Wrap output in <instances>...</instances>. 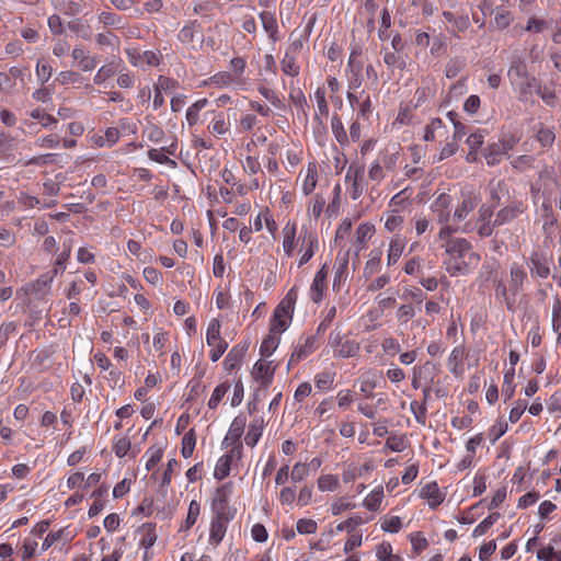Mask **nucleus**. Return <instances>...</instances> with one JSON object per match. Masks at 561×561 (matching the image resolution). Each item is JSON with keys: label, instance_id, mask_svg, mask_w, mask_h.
<instances>
[{"label": "nucleus", "instance_id": "nucleus-63", "mask_svg": "<svg viewBox=\"0 0 561 561\" xmlns=\"http://www.w3.org/2000/svg\"><path fill=\"white\" fill-rule=\"evenodd\" d=\"M325 206V198L321 195H316L308 205V216L318 219Z\"/></svg>", "mask_w": 561, "mask_h": 561}, {"label": "nucleus", "instance_id": "nucleus-45", "mask_svg": "<svg viewBox=\"0 0 561 561\" xmlns=\"http://www.w3.org/2000/svg\"><path fill=\"white\" fill-rule=\"evenodd\" d=\"M458 150V140L446 137V142L440 148L439 152L433 156V162H440L456 153Z\"/></svg>", "mask_w": 561, "mask_h": 561}, {"label": "nucleus", "instance_id": "nucleus-11", "mask_svg": "<svg viewBox=\"0 0 561 561\" xmlns=\"http://www.w3.org/2000/svg\"><path fill=\"white\" fill-rule=\"evenodd\" d=\"M493 209L491 206L481 205L477 214V229L481 237H490L496 227L495 219L492 220Z\"/></svg>", "mask_w": 561, "mask_h": 561}, {"label": "nucleus", "instance_id": "nucleus-52", "mask_svg": "<svg viewBox=\"0 0 561 561\" xmlns=\"http://www.w3.org/2000/svg\"><path fill=\"white\" fill-rule=\"evenodd\" d=\"M282 71L290 77H296L299 75V66L297 65L296 57L287 51L280 62Z\"/></svg>", "mask_w": 561, "mask_h": 561}, {"label": "nucleus", "instance_id": "nucleus-25", "mask_svg": "<svg viewBox=\"0 0 561 561\" xmlns=\"http://www.w3.org/2000/svg\"><path fill=\"white\" fill-rule=\"evenodd\" d=\"M380 377V374L376 369L370 368L362 370L358 378L360 392L367 397H370L374 389L377 387V381Z\"/></svg>", "mask_w": 561, "mask_h": 561}, {"label": "nucleus", "instance_id": "nucleus-51", "mask_svg": "<svg viewBox=\"0 0 561 561\" xmlns=\"http://www.w3.org/2000/svg\"><path fill=\"white\" fill-rule=\"evenodd\" d=\"M409 196L405 195V191H401L391 197L388 204V210H397L401 214L409 207Z\"/></svg>", "mask_w": 561, "mask_h": 561}, {"label": "nucleus", "instance_id": "nucleus-36", "mask_svg": "<svg viewBox=\"0 0 561 561\" xmlns=\"http://www.w3.org/2000/svg\"><path fill=\"white\" fill-rule=\"evenodd\" d=\"M230 129V123L222 113H219L213 117L208 125V130L214 136H222Z\"/></svg>", "mask_w": 561, "mask_h": 561}, {"label": "nucleus", "instance_id": "nucleus-15", "mask_svg": "<svg viewBox=\"0 0 561 561\" xmlns=\"http://www.w3.org/2000/svg\"><path fill=\"white\" fill-rule=\"evenodd\" d=\"M127 56L135 67H154L159 65L160 61V54L152 50H146V51H138L136 49H128Z\"/></svg>", "mask_w": 561, "mask_h": 561}, {"label": "nucleus", "instance_id": "nucleus-6", "mask_svg": "<svg viewBox=\"0 0 561 561\" xmlns=\"http://www.w3.org/2000/svg\"><path fill=\"white\" fill-rule=\"evenodd\" d=\"M345 181L348 183L347 191L352 199H358L367 188V182L364 178V171L358 167H350L345 174Z\"/></svg>", "mask_w": 561, "mask_h": 561}, {"label": "nucleus", "instance_id": "nucleus-54", "mask_svg": "<svg viewBox=\"0 0 561 561\" xmlns=\"http://www.w3.org/2000/svg\"><path fill=\"white\" fill-rule=\"evenodd\" d=\"M525 270L517 264L511 266V288L516 293L518 291L526 278Z\"/></svg>", "mask_w": 561, "mask_h": 561}, {"label": "nucleus", "instance_id": "nucleus-10", "mask_svg": "<svg viewBox=\"0 0 561 561\" xmlns=\"http://www.w3.org/2000/svg\"><path fill=\"white\" fill-rule=\"evenodd\" d=\"M275 370L276 366L272 360L259 359L252 367L251 376L261 387L267 388L273 381Z\"/></svg>", "mask_w": 561, "mask_h": 561}, {"label": "nucleus", "instance_id": "nucleus-56", "mask_svg": "<svg viewBox=\"0 0 561 561\" xmlns=\"http://www.w3.org/2000/svg\"><path fill=\"white\" fill-rule=\"evenodd\" d=\"M146 470H152L162 459L163 449L159 446H151L147 449L146 455Z\"/></svg>", "mask_w": 561, "mask_h": 561}, {"label": "nucleus", "instance_id": "nucleus-16", "mask_svg": "<svg viewBox=\"0 0 561 561\" xmlns=\"http://www.w3.org/2000/svg\"><path fill=\"white\" fill-rule=\"evenodd\" d=\"M435 365L426 362L423 365L414 366L412 369V387L414 389L427 387L434 378Z\"/></svg>", "mask_w": 561, "mask_h": 561}, {"label": "nucleus", "instance_id": "nucleus-57", "mask_svg": "<svg viewBox=\"0 0 561 561\" xmlns=\"http://www.w3.org/2000/svg\"><path fill=\"white\" fill-rule=\"evenodd\" d=\"M355 504L350 501L347 496H342L333 501L330 505V511L333 516H337L344 512L351 511Z\"/></svg>", "mask_w": 561, "mask_h": 561}, {"label": "nucleus", "instance_id": "nucleus-44", "mask_svg": "<svg viewBox=\"0 0 561 561\" xmlns=\"http://www.w3.org/2000/svg\"><path fill=\"white\" fill-rule=\"evenodd\" d=\"M263 433V421H253L248 430L244 442L248 446L253 447L257 444Z\"/></svg>", "mask_w": 561, "mask_h": 561}, {"label": "nucleus", "instance_id": "nucleus-50", "mask_svg": "<svg viewBox=\"0 0 561 561\" xmlns=\"http://www.w3.org/2000/svg\"><path fill=\"white\" fill-rule=\"evenodd\" d=\"M508 159L511 160V165L519 172L527 171L535 163V157L530 154L508 156Z\"/></svg>", "mask_w": 561, "mask_h": 561}, {"label": "nucleus", "instance_id": "nucleus-28", "mask_svg": "<svg viewBox=\"0 0 561 561\" xmlns=\"http://www.w3.org/2000/svg\"><path fill=\"white\" fill-rule=\"evenodd\" d=\"M529 268L534 275L547 278L550 275V261L545 255L535 253L530 257Z\"/></svg>", "mask_w": 561, "mask_h": 561}, {"label": "nucleus", "instance_id": "nucleus-61", "mask_svg": "<svg viewBox=\"0 0 561 561\" xmlns=\"http://www.w3.org/2000/svg\"><path fill=\"white\" fill-rule=\"evenodd\" d=\"M199 514H201L199 503L195 500H192L188 505L185 523L181 529H185V530L190 529L196 523Z\"/></svg>", "mask_w": 561, "mask_h": 561}, {"label": "nucleus", "instance_id": "nucleus-22", "mask_svg": "<svg viewBox=\"0 0 561 561\" xmlns=\"http://www.w3.org/2000/svg\"><path fill=\"white\" fill-rule=\"evenodd\" d=\"M71 56L77 62V67L82 71H92L96 67L98 60L95 56H92L89 50L81 46H76L71 51Z\"/></svg>", "mask_w": 561, "mask_h": 561}, {"label": "nucleus", "instance_id": "nucleus-3", "mask_svg": "<svg viewBox=\"0 0 561 561\" xmlns=\"http://www.w3.org/2000/svg\"><path fill=\"white\" fill-rule=\"evenodd\" d=\"M297 289L290 288L280 302L276 306L270 322V331L284 333L290 325L297 301Z\"/></svg>", "mask_w": 561, "mask_h": 561}, {"label": "nucleus", "instance_id": "nucleus-41", "mask_svg": "<svg viewBox=\"0 0 561 561\" xmlns=\"http://www.w3.org/2000/svg\"><path fill=\"white\" fill-rule=\"evenodd\" d=\"M318 489L321 492H334L340 488V479L336 474H321L317 480Z\"/></svg>", "mask_w": 561, "mask_h": 561}, {"label": "nucleus", "instance_id": "nucleus-29", "mask_svg": "<svg viewBox=\"0 0 561 561\" xmlns=\"http://www.w3.org/2000/svg\"><path fill=\"white\" fill-rule=\"evenodd\" d=\"M524 211L522 204H514L500 209L495 216L496 227L506 225L516 219Z\"/></svg>", "mask_w": 561, "mask_h": 561}, {"label": "nucleus", "instance_id": "nucleus-55", "mask_svg": "<svg viewBox=\"0 0 561 561\" xmlns=\"http://www.w3.org/2000/svg\"><path fill=\"white\" fill-rule=\"evenodd\" d=\"M335 373L321 371L314 377V385L321 391L330 390L333 386Z\"/></svg>", "mask_w": 561, "mask_h": 561}, {"label": "nucleus", "instance_id": "nucleus-23", "mask_svg": "<svg viewBox=\"0 0 561 561\" xmlns=\"http://www.w3.org/2000/svg\"><path fill=\"white\" fill-rule=\"evenodd\" d=\"M374 233L375 226L370 222H363L356 228L353 244L357 253L366 249Z\"/></svg>", "mask_w": 561, "mask_h": 561}, {"label": "nucleus", "instance_id": "nucleus-43", "mask_svg": "<svg viewBox=\"0 0 561 561\" xmlns=\"http://www.w3.org/2000/svg\"><path fill=\"white\" fill-rule=\"evenodd\" d=\"M354 57H355V54L353 53L348 60V66L351 68V77L348 78L350 90H356L362 84V79H360L362 65L358 62H355Z\"/></svg>", "mask_w": 561, "mask_h": 561}, {"label": "nucleus", "instance_id": "nucleus-46", "mask_svg": "<svg viewBox=\"0 0 561 561\" xmlns=\"http://www.w3.org/2000/svg\"><path fill=\"white\" fill-rule=\"evenodd\" d=\"M316 336H308L305 341V344L295 350L291 355L290 362H299L300 359L307 357L316 350Z\"/></svg>", "mask_w": 561, "mask_h": 561}, {"label": "nucleus", "instance_id": "nucleus-33", "mask_svg": "<svg viewBox=\"0 0 561 561\" xmlns=\"http://www.w3.org/2000/svg\"><path fill=\"white\" fill-rule=\"evenodd\" d=\"M381 221L385 224V229L388 232H394L403 226L404 216L397 210H386L381 216Z\"/></svg>", "mask_w": 561, "mask_h": 561}, {"label": "nucleus", "instance_id": "nucleus-14", "mask_svg": "<svg viewBox=\"0 0 561 561\" xmlns=\"http://www.w3.org/2000/svg\"><path fill=\"white\" fill-rule=\"evenodd\" d=\"M242 453V444H238L237 446L232 447L230 453L222 455L214 469V477L217 480H224L226 477H228L230 469H231V462L234 457L240 458Z\"/></svg>", "mask_w": 561, "mask_h": 561}, {"label": "nucleus", "instance_id": "nucleus-19", "mask_svg": "<svg viewBox=\"0 0 561 561\" xmlns=\"http://www.w3.org/2000/svg\"><path fill=\"white\" fill-rule=\"evenodd\" d=\"M467 357L466 347L459 344L453 348L448 356L447 365L453 375L460 377L463 375V359Z\"/></svg>", "mask_w": 561, "mask_h": 561}, {"label": "nucleus", "instance_id": "nucleus-62", "mask_svg": "<svg viewBox=\"0 0 561 561\" xmlns=\"http://www.w3.org/2000/svg\"><path fill=\"white\" fill-rule=\"evenodd\" d=\"M331 128L335 139L340 145L347 144L348 138L346 130L344 129L342 121L337 116L332 117Z\"/></svg>", "mask_w": 561, "mask_h": 561}, {"label": "nucleus", "instance_id": "nucleus-30", "mask_svg": "<svg viewBox=\"0 0 561 561\" xmlns=\"http://www.w3.org/2000/svg\"><path fill=\"white\" fill-rule=\"evenodd\" d=\"M447 135L446 127L440 118H433L424 128L423 139L425 141H434Z\"/></svg>", "mask_w": 561, "mask_h": 561}, {"label": "nucleus", "instance_id": "nucleus-20", "mask_svg": "<svg viewBox=\"0 0 561 561\" xmlns=\"http://www.w3.org/2000/svg\"><path fill=\"white\" fill-rule=\"evenodd\" d=\"M374 470V465L370 460L362 465L348 463L343 470L344 482H354L358 478L368 476Z\"/></svg>", "mask_w": 561, "mask_h": 561}, {"label": "nucleus", "instance_id": "nucleus-53", "mask_svg": "<svg viewBox=\"0 0 561 561\" xmlns=\"http://www.w3.org/2000/svg\"><path fill=\"white\" fill-rule=\"evenodd\" d=\"M501 149H502V147H500V144H497V142H495L486 148L484 157H485V161L489 165H495V164L500 163L501 158L503 156L508 157L506 151L501 150Z\"/></svg>", "mask_w": 561, "mask_h": 561}, {"label": "nucleus", "instance_id": "nucleus-12", "mask_svg": "<svg viewBox=\"0 0 561 561\" xmlns=\"http://www.w3.org/2000/svg\"><path fill=\"white\" fill-rule=\"evenodd\" d=\"M318 248V238L313 233L305 231L298 250V267L308 263L317 252Z\"/></svg>", "mask_w": 561, "mask_h": 561}, {"label": "nucleus", "instance_id": "nucleus-21", "mask_svg": "<svg viewBox=\"0 0 561 561\" xmlns=\"http://www.w3.org/2000/svg\"><path fill=\"white\" fill-rule=\"evenodd\" d=\"M420 497L427 501L430 507L434 508L440 505L445 499L444 493L440 491L436 482H428L420 490Z\"/></svg>", "mask_w": 561, "mask_h": 561}, {"label": "nucleus", "instance_id": "nucleus-31", "mask_svg": "<svg viewBox=\"0 0 561 561\" xmlns=\"http://www.w3.org/2000/svg\"><path fill=\"white\" fill-rule=\"evenodd\" d=\"M213 84L219 88H237L243 84V79L230 72H219L210 78Z\"/></svg>", "mask_w": 561, "mask_h": 561}, {"label": "nucleus", "instance_id": "nucleus-13", "mask_svg": "<svg viewBox=\"0 0 561 561\" xmlns=\"http://www.w3.org/2000/svg\"><path fill=\"white\" fill-rule=\"evenodd\" d=\"M247 425V419L243 415H238L231 422L229 430L221 443L222 448L234 447L238 444H241L239 440L244 433V428Z\"/></svg>", "mask_w": 561, "mask_h": 561}, {"label": "nucleus", "instance_id": "nucleus-26", "mask_svg": "<svg viewBox=\"0 0 561 561\" xmlns=\"http://www.w3.org/2000/svg\"><path fill=\"white\" fill-rule=\"evenodd\" d=\"M264 227L274 238L277 231V224L271 215L268 208L262 209L253 219V228L255 231H261Z\"/></svg>", "mask_w": 561, "mask_h": 561}, {"label": "nucleus", "instance_id": "nucleus-42", "mask_svg": "<svg viewBox=\"0 0 561 561\" xmlns=\"http://www.w3.org/2000/svg\"><path fill=\"white\" fill-rule=\"evenodd\" d=\"M71 539L70 531L67 528L59 529L57 531H50L44 538L41 549L43 551L49 549L54 543L60 540L69 541Z\"/></svg>", "mask_w": 561, "mask_h": 561}, {"label": "nucleus", "instance_id": "nucleus-59", "mask_svg": "<svg viewBox=\"0 0 561 561\" xmlns=\"http://www.w3.org/2000/svg\"><path fill=\"white\" fill-rule=\"evenodd\" d=\"M196 445V436L193 428H191L182 438L181 453L184 458H190L193 455Z\"/></svg>", "mask_w": 561, "mask_h": 561}, {"label": "nucleus", "instance_id": "nucleus-9", "mask_svg": "<svg viewBox=\"0 0 561 561\" xmlns=\"http://www.w3.org/2000/svg\"><path fill=\"white\" fill-rule=\"evenodd\" d=\"M304 234L297 237V224L288 220L282 229V249L286 257L293 256Z\"/></svg>", "mask_w": 561, "mask_h": 561}, {"label": "nucleus", "instance_id": "nucleus-24", "mask_svg": "<svg viewBox=\"0 0 561 561\" xmlns=\"http://www.w3.org/2000/svg\"><path fill=\"white\" fill-rule=\"evenodd\" d=\"M328 271L323 265L314 275L310 286L309 295L312 301L319 302L322 299L323 291L327 287Z\"/></svg>", "mask_w": 561, "mask_h": 561}, {"label": "nucleus", "instance_id": "nucleus-27", "mask_svg": "<svg viewBox=\"0 0 561 561\" xmlns=\"http://www.w3.org/2000/svg\"><path fill=\"white\" fill-rule=\"evenodd\" d=\"M122 68V61L118 58H112L105 65H103L93 78V82L95 84H102L108 78L118 73Z\"/></svg>", "mask_w": 561, "mask_h": 561}, {"label": "nucleus", "instance_id": "nucleus-4", "mask_svg": "<svg viewBox=\"0 0 561 561\" xmlns=\"http://www.w3.org/2000/svg\"><path fill=\"white\" fill-rule=\"evenodd\" d=\"M511 84L519 93L522 101H528L535 89V78L527 72L526 65L520 59H515L507 72Z\"/></svg>", "mask_w": 561, "mask_h": 561}, {"label": "nucleus", "instance_id": "nucleus-34", "mask_svg": "<svg viewBox=\"0 0 561 561\" xmlns=\"http://www.w3.org/2000/svg\"><path fill=\"white\" fill-rule=\"evenodd\" d=\"M405 248V241L403 238L393 237L389 242L388 255H387V264L393 265L401 257Z\"/></svg>", "mask_w": 561, "mask_h": 561}, {"label": "nucleus", "instance_id": "nucleus-60", "mask_svg": "<svg viewBox=\"0 0 561 561\" xmlns=\"http://www.w3.org/2000/svg\"><path fill=\"white\" fill-rule=\"evenodd\" d=\"M57 275V268L42 275L38 279H36L31 287V290L35 293H41L53 283L55 276Z\"/></svg>", "mask_w": 561, "mask_h": 561}, {"label": "nucleus", "instance_id": "nucleus-1", "mask_svg": "<svg viewBox=\"0 0 561 561\" xmlns=\"http://www.w3.org/2000/svg\"><path fill=\"white\" fill-rule=\"evenodd\" d=\"M480 202L481 195L479 192L473 188H463L460 192L454 213L450 215L451 197L446 193L438 195L431 206L436 215L437 222L440 225L437 238L446 239L457 232L459 230L458 224L465 220L478 207Z\"/></svg>", "mask_w": 561, "mask_h": 561}, {"label": "nucleus", "instance_id": "nucleus-8", "mask_svg": "<svg viewBox=\"0 0 561 561\" xmlns=\"http://www.w3.org/2000/svg\"><path fill=\"white\" fill-rule=\"evenodd\" d=\"M319 181L318 164L316 161H310L306 168L299 171L297 183L300 184L301 192L308 196L313 193Z\"/></svg>", "mask_w": 561, "mask_h": 561}, {"label": "nucleus", "instance_id": "nucleus-17", "mask_svg": "<svg viewBox=\"0 0 561 561\" xmlns=\"http://www.w3.org/2000/svg\"><path fill=\"white\" fill-rule=\"evenodd\" d=\"M234 491L233 482L229 481L215 490L213 496V508L217 514H225L230 496Z\"/></svg>", "mask_w": 561, "mask_h": 561}, {"label": "nucleus", "instance_id": "nucleus-64", "mask_svg": "<svg viewBox=\"0 0 561 561\" xmlns=\"http://www.w3.org/2000/svg\"><path fill=\"white\" fill-rule=\"evenodd\" d=\"M380 346L383 351V353L388 356H396L401 352V345L398 340H396L392 336L383 337Z\"/></svg>", "mask_w": 561, "mask_h": 561}, {"label": "nucleus", "instance_id": "nucleus-2", "mask_svg": "<svg viewBox=\"0 0 561 561\" xmlns=\"http://www.w3.org/2000/svg\"><path fill=\"white\" fill-rule=\"evenodd\" d=\"M444 240L446 243L443 245L445 251L442 263L450 276L466 275L478 266L480 255L473 251L466 239L449 236Z\"/></svg>", "mask_w": 561, "mask_h": 561}, {"label": "nucleus", "instance_id": "nucleus-37", "mask_svg": "<svg viewBox=\"0 0 561 561\" xmlns=\"http://www.w3.org/2000/svg\"><path fill=\"white\" fill-rule=\"evenodd\" d=\"M375 554L378 561H403L399 554L393 553L391 543L387 541L376 546Z\"/></svg>", "mask_w": 561, "mask_h": 561}, {"label": "nucleus", "instance_id": "nucleus-5", "mask_svg": "<svg viewBox=\"0 0 561 561\" xmlns=\"http://www.w3.org/2000/svg\"><path fill=\"white\" fill-rule=\"evenodd\" d=\"M328 345L332 348L334 358H352L359 354L360 345L357 341L346 339L341 330L331 331Z\"/></svg>", "mask_w": 561, "mask_h": 561}, {"label": "nucleus", "instance_id": "nucleus-35", "mask_svg": "<svg viewBox=\"0 0 561 561\" xmlns=\"http://www.w3.org/2000/svg\"><path fill=\"white\" fill-rule=\"evenodd\" d=\"M139 534L141 536L139 547L152 548L158 538L156 526L151 523L144 524L139 529Z\"/></svg>", "mask_w": 561, "mask_h": 561}, {"label": "nucleus", "instance_id": "nucleus-38", "mask_svg": "<svg viewBox=\"0 0 561 561\" xmlns=\"http://www.w3.org/2000/svg\"><path fill=\"white\" fill-rule=\"evenodd\" d=\"M279 342L280 334L277 332L270 331L266 337L262 341V344L260 346L261 355L265 357L271 356L278 347Z\"/></svg>", "mask_w": 561, "mask_h": 561}, {"label": "nucleus", "instance_id": "nucleus-49", "mask_svg": "<svg viewBox=\"0 0 561 561\" xmlns=\"http://www.w3.org/2000/svg\"><path fill=\"white\" fill-rule=\"evenodd\" d=\"M403 522L399 516L385 515L380 519V528L390 534H397L401 530Z\"/></svg>", "mask_w": 561, "mask_h": 561}, {"label": "nucleus", "instance_id": "nucleus-48", "mask_svg": "<svg viewBox=\"0 0 561 561\" xmlns=\"http://www.w3.org/2000/svg\"><path fill=\"white\" fill-rule=\"evenodd\" d=\"M208 104L207 99H199L193 103L186 111V122L190 126H193L199 122V112L205 108Z\"/></svg>", "mask_w": 561, "mask_h": 561}, {"label": "nucleus", "instance_id": "nucleus-39", "mask_svg": "<svg viewBox=\"0 0 561 561\" xmlns=\"http://www.w3.org/2000/svg\"><path fill=\"white\" fill-rule=\"evenodd\" d=\"M383 500L382 486L375 488L363 501L364 507L370 512H376L380 508Z\"/></svg>", "mask_w": 561, "mask_h": 561}, {"label": "nucleus", "instance_id": "nucleus-18", "mask_svg": "<svg viewBox=\"0 0 561 561\" xmlns=\"http://www.w3.org/2000/svg\"><path fill=\"white\" fill-rule=\"evenodd\" d=\"M230 517L225 514H217L210 522L209 543L217 547L224 539L227 531V524Z\"/></svg>", "mask_w": 561, "mask_h": 561}, {"label": "nucleus", "instance_id": "nucleus-32", "mask_svg": "<svg viewBox=\"0 0 561 561\" xmlns=\"http://www.w3.org/2000/svg\"><path fill=\"white\" fill-rule=\"evenodd\" d=\"M221 323L220 320L214 318L209 321L206 330V343L208 346L228 344L220 335Z\"/></svg>", "mask_w": 561, "mask_h": 561}, {"label": "nucleus", "instance_id": "nucleus-47", "mask_svg": "<svg viewBox=\"0 0 561 561\" xmlns=\"http://www.w3.org/2000/svg\"><path fill=\"white\" fill-rule=\"evenodd\" d=\"M382 251L380 249L373 250L369 253V259L366 262L364 274L371 276L380 270Z\"/></svg>", "mask_w": 561, "mask_h": 561}, {"label": "nucleus", "instance_id": "nucleus-7", "mask_svg": "<svg viewBox=\"0 0 561 561\" xmlns=\"http://www.w3.org/2000/svg\"><path fill=\"white\" fill-rule=\"evenodd\" d=\"M48 523H37L31 530L30 535L24 538L22 543V559L28 560L35 556L38 547V539L48 530Z\"/></svg>", "mask_w": 561, "mask_h": 561}, {"label": "nucleus", "instance_id": "nucleus-58", "mask_svg": "<svg viewBox=\"0 0 561 561\" xmlns=\"http://www.w3.org/2000/svg\"><path fill=\"white\" fill-rule=\"evenodd\" d=\"M500 518L499 513H492L488 517H485L482 522H480L476 528L473 529V537H481L497 522Z\"/></svg>", "mask_w": 561, "mask_h": 561}, {"label": "nucleus", "instance_id": "nucleus-40", "mask_svg": "<svg viewBox=\"0 0 561 561\" xmlns=\"http://www.w3.org/2000/svg\"><path fill=\"white\" fill-rule=\"evenodd\" d=\"M348 267V259L347 256L342 257L341 260H337L335 264V275L333 279V289L340 290L341 285L346 280L348 276L347 272Z\"/></svg>", "mask_w": 561, "mask_h": 561}]
</instances>
